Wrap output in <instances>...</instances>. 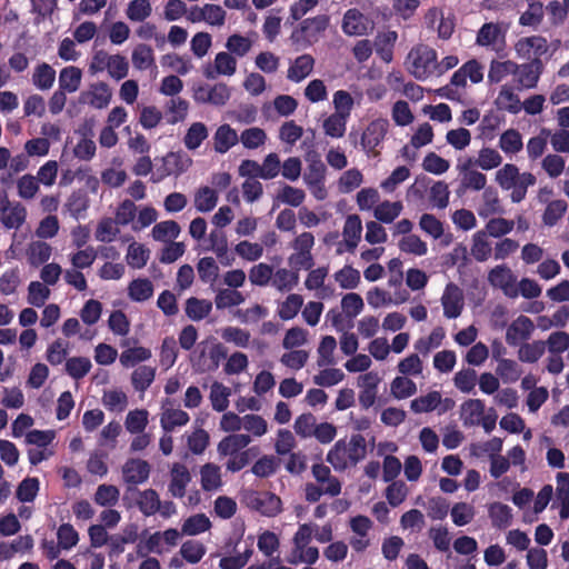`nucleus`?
<instances>
[{
  "instance_id": "f257e3e1",
  "label": "nucleus",
  "mask_w": 569,
  "mask_h": 569,
  "mask_svg": "<svg viewBox=\"0 0 569 569\" xmlns=\"http://www.w3.org/2000/svg\"><path fill=\"white\" fill-rule=\"evenodd\" d=\"M410 72L418 80H426L436 71L437 52L428 46L412 48L408 54Z\"/></svg>"
},
{
  "instance_id": "f03ea898",
  "label": "nucleus",
  "mask_w": 569,
  "mask_h": 569,
  "mask_svg": "<svg viewBox=\"0 0 569 569\" xmlns=\"http://www.w3.org/2000/svg\"><path fill=\"white\" fill-rule=\"evenodd\" d=\"M329 17L327 14H319L301 21L299 27L293 30L291 38L299 41L311 43L317 41L319 36L328 28Z\"/></svg>"
},
{
  "instance_id": "7ed1b4c3",
  "label": "nucleus",
  "mask_w": 569,
  "mask_h": 569,
  "mask_svg": "<svg viewBox=\"0 0 569 569\" xmlns=\"http://www.w3.org/2000/svg\"><path fill=\"white\" fill-rule=\"evenodd\" d=\"M388 129L387 119L379 118L369 122L361 137V146L368 154H379L376 148L385 140Z\"/></svg>"
},
{
  "instance_id": "20e7f679",
  "label": "nucleus",
  "mask_w": 569,
  "mask_h": 569,
  "mask_svg": "<svg viewBox=\"0 0 569 569\" xmlns=\"http://www.w3.org/2000/svg\"><path fill=\"white\" fill-rule=\"evenodd\" d=\"M151 467L147 460L139 458H130L122 467V477L128 487L146 482L150 476Z\"/></svg>"
},
{
  "instance_id": "39448f33",
  "label": "nucleus",
  "mask_w": 569,
  "mask_h": 569,
  "mask_svg": "<svg viewBox=\"0 0 569 569\" xmlns=\"http://www.w3.org/2000/svg\"><path fill=\"white\" fill-rule=\"evenodd\" d=\"M204 341L198 345V349L192 355V361L200 370H216L220 361L227 358V348L222 343H213L209 350L210 363H206Z\"/></svg>"
},
{
  "instance_id": "423d86ee",
  "label": "nucleus",
  "mask_w": 569,
  "mask_h": 569,
  "mask_svg": "<svg viewBox=\"0 0 569 569\" xmlns=\"http://www.w3.org/2000/svg\"><path fill=\"white\" fill-rule=\"evenodd\" d=\"M250 506L267 517H274L281 511V499L272 492H254Z\"/></svg>"
},
{
  "instance_id": "0eeeda50",
  "label": "nucleus",
  "mask_w": 569,
  "mask_h": 569,
  "mask_svg": "<svg viewBox=\"0 0 569 569\" xmlns=\"http://www.w3.org/2000/svg\"><path fill=\"white\" fill-rule=\"evenodd\" d=\"M441 303L445 317L448 319L458 318L463 309L460 289L456 284L449 283L441 297Z\"/></svg>"
},
{
  "instance_id": "6e6552de",
  "label": "nucleus",
  "mask_w": 569,
  "mask_h": 569,
  "mask_svg": "<svg viewBox=\"0 0 569 569\" xmlns=\"http://www.w3.org/2000/svg\"><path fill=\"white\" fill-rule=\"evenodd\" d=\"M533 329L532 321L526 316H519L506 332V341L509 346H517L520 341L527 340Z\"/></svg>"
},
{
  "instance_id": "1a4fd4ad",
  "label": "nucleus",
  "mask_w": 569,
  "mask_h": 569,
  "mask_svg": "<svg viewBox=\"0 0 569 569\" xmlns=\"http://www.w3.org/2000/svg\"><path fill=\"white\" fill-rule=\"evenodd\" d=\"M127 491H133L138 493L137 506L143 516L150 517L160 510L161 500L154 489L150 488L143 491H139L137 488L128 487Z\"/></svg>"
},
{
  "instance_id": "9d476101",
  "label": "nucleus",
  "mask_w": 569,
  "mask_h": 569,
  "mask_svg": "<svg viewBox=\"0 0 569 569\" xmlns=\"http://www.w3.org/2000/svg\"><path fill=\"white\" fill-rule=\"evenodd\" d=\"M368 21L358 9H349L343 14L342 31L348 36H363L368 31Z\"/></svg>"
},
{
  "instance_id": "9b49d317",
  "label": "nucleus",
  "mask_w": 569,
  "mask_h": 569,
  "mask_svg": "<svg viewBox=\"0 0 569 569\" xmlns=\"http://www.w3.org/2000/svg\"><path fill=\"white\" fill-rule=\"evenodd\" d=\"M362 232V223L361 219L358 214H349L345 221L343 226V243L346 246V250L349 252H355Z\"/></svg>"
},
{
  "instance_id": "f8f14e48",
  "label": "nucleus",
  "mask_w": 569,
  "mask_h": 569,
  "mask_svg": "<svg viewBox=\"0 0 569 569\" xmlns=\"http://www.w3.org/2000/svg\"><path fill=\"white\" fill-rule=\"evenodd\" d=\"M191 481L188 468L182 463H174L171 469L169 492L174 498H182L186 495V487Z\"/></svg>"
},
{
  "instance_id": "ddd939ff",
  "label": "nucleus",
  "mask_w": 569,
  "mask_h": 569,
  "mask_svg": "<svg viewBox=\"0 0 569 569\" xmlns=\"http://www.w3.org/2000/svg\"><path fill=\"white\" fill-rule=\"evenodd\" d=\"M239 141L238 133L229 124L218 127L213 134V149L218 153L228 152Z\"/></svg>"
},
{
  "instance_id": "4468645a",
  "label": "nucleus",
  "mask_w": 569,
  "mask_h": 569,
  "mask_svg": "<svg viewBox=\"0 0 569 569\" xmlns=\"http://www.w3.org/2000/svg\"><path fill=\"white\" fill-rule=\"evenodd\" d=\"M162 167L158 168L157 172L152 176L153 182H159L168 176L180 174L186 170L180 154L176 152H169L162 159Z\"/></svg>"
},
{
  "instance_id": "2eb2a0df",
  "label": "nucleus",
  "mask_w": 569,
  "mask_h": 569,
  "mask_svg": "<svg viewBox=\"0 0 569 569\" xmlns=\"http://www.w3.org/2000/svg\"><path fill=\"white\" fill-rule=\"evenodd\" d=\"M315 59L310 54H302L296 58L293 63L288 69V79L295 82H300L307 78L313 70Z\"/></svg>"
},
{
  "instance_id": "dca6fc26",
  "label": "nucleus",
  "mask_w": 569,
  "mask_h": 569,
  "mask_svg": "<svg viewBox=\"0 0 569 569\" xmlns=\"http://www.w3.org/2000/svg\"><path fill=\"white\" fill-rule=\"evenodd\" d=\"M485 412L486 407L481 399H469L465 401L461 406L463 425L468 427L479 426V420Z\"/></svg>"
},
{
  "instance_id": "f3484780",
  "label": "nucleus",
  "mask_w": 569,
  "mask_h": 569,
  "mask_svg": "<svg viewBox=\"0 0 569 569\" xmlns=\"http://www.w3.org/2000/svg\"><path fill=\"white\" fill-rule=\"evenodd\" d=\"M209 240L211 249L216 253L217 258L223 266H229L234 260L233 257L228 253V240L226 233L216 229L210 232Z\"/></svg>"
},
{
  "instance_id": "a211bd4d",
  "label": "nucleus",
  "mask_w": 569,
  "mask_h": 569,
  "mask_svg": "<svg viewBox=\"0 0 569 569\" xmlns=\"http://www.w3.org/2000/svg\"><path fill=\"white\" fill-rule=\"evenodd\" d=\"M201 488L204 491H216L222 486L220 467L208 462L200 469Z\"/></svg>"
},
{
  "instance_id": "6ab92c4d",
  "label": "nucleus",
  "mask_w": 569,
  "mask_h": 569,
  "mask_svg": "<svg viewBox=\"0 0 569 569\" xmlns=\"http://www.w3.org/2000/svg\"><path fill=\"white\" fill-rule=\"evenodd\" d=\"M212 310V302L207 299L190 297L186 301L184 311L192 321H200L208 317Z\"/></svg>"
},
{
  "instance_id": "aec40b11",
  "label": "nucleus",
  "mask_w": 569,
  "mask_h": 569,
  "mask_svg": "<svg viewBox=\"0 0 569 569\" xmlns=\"http://www.w3.org/2000/svg\"><path fill=\"white\" fill-rule=\"evenodd\" d=\"M541 61L535 59L531 63L518 66L516 73L521 87L531 89L537 86L540 76Z\"/></svg>"
},
{
  "instance_id": "412c9836",
  "label": "nucleus",
  "mask_w": 569,
  "mask_h": 569,
  "mask_svg": "<svg viewBox=\"0 0 569 569\" xmlns=\"http://www.w3.org/2000/svg\"><path fill=\"white\" fill-rule=\"evenodd\" d=\"M260 452L259 447L253 446L233 455H227L226 469L230 472H238L247 467Z\"/></svg>"
},
{
  "instance_id": "4be33fe9",
  "label": "nucleus",
  "mask_w": 569,
  "mask_h": 569,
  "mask_svg": "<svg viewBox=\"0 0 569 569\" xmlns=\"http://www.w3.org/2000/svg\"><path fill=\"white\" fill-rule=\"evenodd\" d=\"M517 50L528 54L532 52L535 59L540 60V57L548 51V42L546 38L541 36H532L519 40L517 43Z\"/></svg>"
},
{
  "instance_id": "5701e85b",
  "label": "nucleus",
  "mask_w": 569,
  "mask_h": 569,
  "mask_svg": "<svg viewBox=\"0 0 569 569\" xmlns=\"http://www.w3.org/2000/svg\"><path fill=\"white\" fill-rule=\"evenodd\" d=\"M81 77L82 72L78 67H66L59 74V88L69 93L76 92L80 87Z\"/></svg>"
},
{
  "instance_id": "b1692460",
  "label": "nucleus",
  "mask_w": 569,
  "mask_h": 569,
  "mask_svg": "<svg viewBox=\"0 0 569 569\" xmlns=\"http://www.w3.org/2000/svg\"><path fill=\"white\" fill-rule=\"evenodd\" d=\"M489 517L493 527L505 529L511 525L512 510L508 505L493 502L489 507Z\"/></svg>"
},
{
  "instance_id": "393cba45",
  "label": "nucleus",
  "mask_w": 569,
  "mask_h": 569,
  "mask_svg": "<svg viewBox=\"0 0 569 569\" xmlns=\"http://www.w3.org/2000/svg\"><path fill=\"white\" fill-rule=\"evenodd\" d=\"M27 210L23 204L16 202L8 211L1 213V222L7 229H19L26 221Z\"/></svg>"
},
{
  "instance_id": "a878e982",
  "label": "nucleus",
  "mask_w": 569,
  "mask_h": 569,
  "mask_svg": "<svg viewBox=\"0 0 569 569\" xmlns=\"http://www.w3.org/2000/svg\"><path fill=\"white\" fill-rule=\"evenodd\" d=\"M56 80V70L48 63L38 64L32 74V83L40 90L50 89Z\"/></svg>"
},
{
  "instance_id": "bb28decb",
  "label": "nucleus",
  "mask_w": 569,
  "mask_h": 569,
  "mask_svg": "<svg viewBox=\"0 0 569 569\" xmlns=\"http://www.w3.org/2000/svg\"><path fill=\"white\" fill-rule=\"evenodd\" d=\"M70 214L79 219L89 208V198L86 191L79 189L73 191L64 204Z\"/></svg>"
},
{
  "instance_id": "cd10ccee",
  "label": "nucleus",
  "mask_w": 569,
  "mask_h": 569,
  "mask_svg": "<svg viewBox=\"0 0 569 569\" xmlns=\"http://www.w3.org/2000/svg\"><path fill=\"white\" fill-rule=\"evenodd\" d=\"M128 295L132 301H146L153 295V284L147 278L134 279L128 287Z\"/></svg>"
},
{
  "instance_id": "c85d7f7f",
  "label": "nucleus",
  "mask_w": 569,
  "mask_h": 569,
  "mask_svg": "<svg viewBox=\"0 0 569 569\" xmlns=\"http://www.w3.org/2000/svg\"><path fill=\"white\" fill-rule=\"evenodd\" d=\"M208 138V129L202 122H193L183 138V143L188 150H196Z\"/></svg>"
},
{
  "instance_id": "c756f323",
  "label": "nucleus",
  "mask_w": 569,
  "mask_h": 569,
  "mask_svg": "<svg viewBox=\"0 0 569 569\" xmlns=\"http://www.w3.org/2000/svg\"><path fill=\"white\" fill-rule=\"evenodd\" d=\"M189 415L181 409H167L160 419L161 427L164 431L170 432L176 427L184 426L189 422Z\"/></svg>"
},
{
  "instance_id": "7c9ffc66",
  "label": "nucleus",
  "mask_w": 569,
  "mask_h": 569,
  "mask_svg": "<svg viewBox=\"0 0 569 569\" xmlns=\"http://www.w3.org/2000/svg\"><path fill=\"white\" fill-rule=\"evenodd\" d=\"M568 204L565 200L558 199L547 203L542 214V222L547 227H553L565 216Z\"/></svg>"
},
{
  "instance_id": "2f4dec72",
  "label": "nucleus",
  "mask_w": 569,
  "mask_h": 569,
  "mask_svg": "<svg viewBox=\"0 0 569 569\" xmlns=\"http://www.w3.org/2000/svg\"><path fill=\"white\" fill-rule=\"evenodd\" d=\"M210 528V519L204 513H198L184 520L181 532L188 536H196L209 530Z\"/></svg>"
},
{
  "instance_id": "473e14b6",
  "label": "nucleus",
  "mask_w": 569,
  "mask_h": 569,
  "mask_svg": "<svg viewBox=\"0 0 569 569\" xmlns=\"http://www.w3.org/2000/svg\"><path fill=\"white\" fill-rule=\"evenodd\" d=\"M365 388L359 393V402L362 408L368 409L375 405L377 398V383L378 378L376 375L369 372L362 376Z\"/></svg>"
},
{
  "instance_id": "72a5a7b5",
  "label": "nucleus",
  "mask_w": 569,
  "mask_h": 569,
  "mask_svg": "<svg viewBox=\"0 0 569 569\" xmlns=\"http://www.w3.org/2000/svg\"><path fill=\"white\" fill-rule=\"evenodd\" d=\"M156 377V369L149 366H140L133 370L131 375V382L137 391H146L153 382Z\"/></svg>"
},
{
  "instance_id": "f704fd0d",
  "label": "nucleus",
  "mask_w": 569,
  "mask_h": 569,
  "mask_svg": "<svg viewBox=\"0 0 569 569\" xmlns=\"http://www.w3.org/2000/svg\"><path fill=\"white\" fill-rule=\"evenodd\" d=\"M496 103L500 109L510 113H518L521 110L519 97L513 92L512 88L503 86L498 94Z\"/></svg>"
},
{
  "instance_id": "c9c22d12",
  "label": "nucleus",
  "mask_w": 569,
  "mask_h": 569,
  "mask_svg": "<svg viewBox=\"0 0 569 569\" xmlns=\"http://www.w3.org/2000/svg\"><path fill=\"white\" fill-rule=\"evenodd\" d=\"M536 176L531 172L520 173L519 178L515 180L513 187H511V201L515 203L521 202L527 194V190L530 186L536 183Z\"/></svg>"
},
{
  "instance_id": "e433bc0d",
  "label": "nucleus",
  "mask_w": 569,
  "mask_h": 569,
  "mask_svg": "<svg viewBox=\"0 0 569 569\" xmlns=\"http://www.w3.org/2000/svg\"><path fill=\"white\" fill-rule=\"evenodd\" d=\"M91 368V361L87 357H72L66 361V372L76 380L87 376Z\"/></svg>"
},
{
  "instance_id": "4c0bfd02",
  "label": "nucleus",
  "mask_w": 569,
  "mask_h": 569,
  "mask_svg": "<svg viewBox=\"0 0 569 569\" xmlns=\"http://www.w3.org/2000/svg\"><path fill=\"white\" fill-rule=\"evenodd\" d=\"M518 66L508 60V61H497L492 60L490 64V69L488 72V80L490 83H499L503 78H506L510 73H516Z\"/></svg>"
},
{
  "instance_id": "58836bf2",
  "label": "nucleus",
  "mask_w": 569,
  "mask_h": 569,
  "mask_svg": "<svg viewBox=\"0 0 569 569\" xmlns=\"http://www.w3.org/2000/svg\"><path fill=\"white\" fill-rule=\"evenodd\" d=\"M327 461L337 470H343L348 466V451L345 440H339L329 450Z\"/></svg>"
},
{
  "instance_id": "ea45409f",
  "label": "nucleus",
  "mask_w": 569,
  "mask_h": 569,
  "mask_svg": "<svg viewBox=\"0 0 569 569\" xmlns=\"http://www.w3.org/2000/svg\"><path fill=\"white\" fill-rule=\"evenodd\" d=\"M488 280L493 287H498L507 291L515 281L511 270L506 266H496L489 271Z\"/></svg>"
},
{
  "instance_id": "a19ab883",
  "label": "nucleus",
  "mask_w": 569,
  "mask_h": 569,
  "mask_svg": "<svg viewBox=\"0 0 569 569\" xmlns=\"http://www.w3.org/2000/svg\"><path fill=\"white\" fill-rule=\"evenodd\" d=\"M402 210V204L399 201L389 202L383 201L375 209V218L382 223H391Z\"/></svg>"
},
{
  "instance_id": "79ce46f5",
  "label": "nucleus",
  "mask_w": 569,
  "mask_h": 569,
  "mask_svg": "<svg viewBox=\"0 0 569 569\" xmlns=\"http://www.w3.org/2000/svg\"><path fill=\"white\" fill-rule=\"evenodd\" d=\"M181 229L174 220H166L157 223L152 229V237L157 241H167L178 238Z\"/></svg>"
},
{
  "instance_id": "37998d69",
  "label": "nucleus",
  "mask_w": 569,
  "mask_h": 569,
  "mask_svg": "<svg viewBox=\"0 0 569 569\" xmlns=\"http://www.w3.org/2000/svg\"><path fill=\"white\" fill-rule=\"evenodd\" d=\"M217 202L218 194L209 187L200 188L194 196V206L200 212L211 211L217 206Z\"/></svg>"
},
{
  "instance_id": "c03bdc74",
  "label": "nucleus",
  "mask_w": 569,
  "mask_h": 569,
  "mask_svg": "<svg viewBox=\"0 0 569 569\" xmlns=\"http://www.w3.org/2000/svg\"><path fill=\"white\" fill-rule=\"evenodd\" d=\"M279 467V459L274 456L264 455L251 467V472L259 478L272 476Z\"/></svg>"
},
{
  "instance_id": "a18cd8bd",
  "label": "nucleus",
  "mask_w": 569,
  "mask_h": 569,
  "mask_svg": "<svg viewBox=\"0 0 569 569\" xmlns=\"http://www.w3.org/2000/svg\"><path fill=\"white\" fill-rule=\"evenodd\" d=\"M206 547L202 542L187 540L180 548L181 557L189 563H198L206 555Z\"/></svg>"
},
{
  "instance_id": "49530a36",
  "label": "nucleus",
  "mask_w": 569,
  "mask_h": 569,
  "mask_svg": "<svg viewBox=\"0 0 569 569\" xmlns=\"http://www.w3.org/2000/svg\"><path fill=\"white\" fill-rule=\"evenodd\" d=\"M492 252V248L490 243L486 239V233L482 231H478L473 234L472 246H471V254L472 257L479 261H487Z\"/></svg>"
},
{
  "instance_id": "de8ad7c7",
  "label": "nucleus",
  "mask_w": 569,
  "mask_h": 569,
  "mask_svg": "<svg viewBox=\"0 0 569 569\" xmlns=\"http://www.w3.org/2000/svg\"><path fill=\"white\" fill-rule=\"evenodd\" d=\"M441 402V395L438 391H431L426 396L418 397L411 401L413 412H430Z\"/></svg>"
},
{
  "instance_id": "09e8293b",
  "label": "nucleus",
  "mask_w": 569,
  "mask_h": 569,
  "mask_svg": "<svg viewBox=\"0 0 569 569\" xmlns=\"http://www.w3.org/2000/svg\"><path fill=\"white\" fill-rule=\"evenodd\" d=\"M119 489L113 485H100L94 493V502L102 507H112L119 500Z\"/></svg>"
},
{
  "instance_id": "8fccbe9b",
  "label": "nucleus",
  "mask_w": 569,
  "mask_h": 569,
  "mask_svg": "<svg viewBox=\"0 0 569 569\" xmlns=\"http://www.w3.org/2000/svg\"><path fill=\"white\" fill-rule=\"evenodd\" d=\"M148 425V411L136 409L127 415L124 426L130 433H141Z\"/></svg>"
},
{
  "instance_id": "3c124183",
  "label": "nucleus",
  "mask_w": 569,
  "mask_h": 569,
  "mask_svg": "<svg viewBox=\"0 0 569 569\" xmlns=\"http://www.w3.org/2000/svg\"><path fill=\"white\" fill-rule=\"evenodd\" d=\"M149 260V250L139 243H131L128 247L127 262L133 269L143 268Z\"/></svg>"
},
{
  "instance_id": "603ef678",
  "label": "nucleus",
  "mask_w": 569,
  "mask_h": 569,
  "mask_svg": "<svg viewBox=\"0 0 569 569\" xmlns=\"http://www.w3.org/2000/svg\"><path fill=\"white\" fill-rule=\"evenodd\" d=\"M199 278L204 283H213L218 278L219 267L212 257H203L197 263Z\"/></svg>"
},
{
  "instance_id": "864d4df0",
  "label": "nucleus",
  "mask_w": 569,
  "mask_h": 569,
  "mask_svg": "<svg viewBox=\"0 0 569 569\" xmlns=\"http://www.w3.org/2000/svg\"><path fill=\"white\" fill-rule=\"evenodd\" d=\"M303 305V299L300 295L291 293L281 303L278 315L282 320L293 319Z\"/></svg>"
},
{
  "instance_id": "5fc2aeb1",
  "label": "nucleus",
  "mask_w": 569,
  "mask_h": 569,
  "mask_svg": "<svg viewBox=\"0 0 569 569\" xmlns=\"http://www.w3.org/2000/svg\"><path fill=\"white\" fill-rule=\"evenodd\" d=\"M546 342L538 340L532 343H525L519 349V359L522 362L533 363L545 353Z\"/></svg>"
},
{
  "instance_id": "6e6d98bb",
  "label": "nucleus",
  "mask_w": 569,
  "mask_h": 569,
  "mask_svg": "<svg viewBox=\"0 0 569 569\" xmlns=\"http://www.w3.org/2000/svg\"><path fill=\"white\" fill-rule=\"evenodd\" d=\"M522 146L521 134L515 129L506 130L499 140V147L505 153H517Z\"/></svg>"
},
{
  "instance_id": "4d7b16f0",
  "label": "nucleus",
  "mask_w": 569,
  "mask_h": 569,
  "mask_svg": "<svg viewBox=\"0 0 569 569\" xmlns=\"http://www.w3.org/2000/svg\"><path fill=\"white\" fill-rule=\"evenodd\" d=\"M40 482L38 478L23 479L16 491L17 499L21 502H31L38 495Z\"/></svg>"
},
{
  "instance_id": "13d9d810",
  "label": "nucleus",
  "mask_w": 569,
  "mask_h": 569,
  "mask_svg": "<svg viewBox=\"0 0 569 569\" xmlns=\"http://www.w3.org/2000/svg\"><path fill=\"white\" fill-rule=\"evenodd\" d=\"M154 62L153 50L150 46L138 44L132 51V63L139 70L150 68Z\"/></svg>"
},
{
  "instance_id": "bf43d9fd",
  "label": "nucleus",
  "mask_w": 569,
  "mask_h": 569,
  "mask_svg": "<svg viewBox=\"0 0 569 569\" xmlns=\"http://www.w3.org/2000/svg\"><path fill=\"white\" fill-rule=\"evenodd\" d=\"M417 392L416 383L406 377H396L391 382V393L396 399H406Z\"/></svg>"
},
{
  "instance_id": "052dcab7",
  "label": "nucleus",
  "mask_w": 569,
  "mask_h": 569,
  "mask_svg": "<svg viewBox=\"0 0 569 569\" xmlns=\"http://www.w3.org/2000/svg\"><path fill=\"white\" fill-rule=\"evenodd\" d=\"M347 119L342 114L332 113L323 121L325 133L331 138H341L346 132Z\"/></svg>"
},
{
  "instance_id": "680f3d73",
  "label": "nucleus",
  "mask_w": 569,
  "mask_h": 569,
  "mask_svg": "<svg viewBox=\"0 0 569 569\" xmlns=\"http://www.w3.org/2000/svg\"><path fill=\"white\" fill-rule=\"evenodd\" d=\"M244 301L243 295L236 289H222L216 296L214 303L218 309L239 306Z\"/></svg>"
},
{
  "instance_id": "e2e57ef3",
  "label": "nucleus",
  "mask_w": 569,
  "mask_h": 569,
  "mask_svg": "<svg viewBox=\"0 0 569 569\" xmlns=\"http://www.w3.org/2000/svg\"><path fill=\"white\" fill-rule=\"evenodd\" d=\"M152 8L148 0H132L127 8V17L131 21H144L151 14Z\"/></svg>"
},
{
  "instance_id": "0e129e2a",
  "label": "nucleus",
  "mask_w": 569,
  "mask_h": 569,
  "mask_svg": "<svg viewBox=\"0 0 569 569\" xmlns=\"http://www.w3.org/2000/svg\"><path fill=\"white\" fill-rule=\"evenodd\" d=\"M501 30L497 23H483L477 33L476 42L482 47L493 46L500 37Z\"/></svg>"
},
{
  "instance_id": "69168bd1",
  "label": "nucleus",
  "mask_w": 569,
  "mask_h": 569,
  "mask_svg": "<svg viewBox=\"0 0 569 569\" xmlns=\"http://www.w3.org/2000/svg\"><path fill=\"white\" fill-rule=\"evenodd\" d=\"M151 358V351L144 347H133L124 350L120 356V362L124 367H133L134 365Z\"/></svg>"
},
{
  "instance_id": "338daca9",
  "label": "nucleus",
  "mask_w": 569,
  "mask_h": 569,
  "mask_svg": "<svg viewBox=\"0 0 569 569\" xmlns=\"http://www.w3.org/2000/svg\"><path fill=\"white\" fill-rule=\"evenodd\" d=\"M337 347V341L332 336H325L319 345L318 353L319 358L317 365L319 367H325L328 365H333V351Z\"/></svg>"
},
{
  "instance_id": "774afa93",
  "label": "nucleus",
  "mask_w": 569,
  "mask_h": 569,
  "mask_svg": "<svg viewBox=\"0 0 569 569\" xmlns=\"http://www.w3.org/2000/svg\"><path fill=\"white\" fill-rule=\"evenodd\" d=\"M347 451L348 459L353 465L363 459L367 452L365 437L360 433L352 435L347 445Z\"/></svg>"
}]
</instances>
